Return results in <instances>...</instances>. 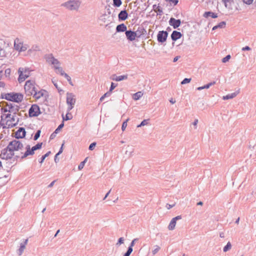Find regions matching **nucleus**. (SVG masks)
Instances as JSON below:
<instances>
[{"instance_id": "obj_63", "label": "nucleus", "mask_w": 256, "mask_h": 256, "mask_svg": "<svg viewBox=\"0 0 256 256\" xmlns=\"http://www.w3.org/2000/svg\"><path fill=\"white\" fill-rule=\"evenodd\" d=\"M56 134L57 133H55V131L53 133H52L50 136V139L52 140L54 138L56 137Z\"/></svg>"}, {"instance_id": "obj_31", "label": "nucleus", "mask_w": 256, "mask_h": 256, "mask_svg": "<svg viewBox=\"0 0 256 256\" xmlns=\"http://www.w3.org/2000/svg\"><path fill=\"white\" fill-rule=\"evenodd\" d=\"M42 145V142L38 143L36 145L32 147V150L34 152L36 150L40 149Z\"/></svg>"}, {"instance_id": "obj_52", "label": "nucleus", "mask_w": 256, "mask_h": 256, "mask_svg": "<svg viewBox=\"0 0 256 256\" xmlns=\"http://www.w3.org/2000/svg\"><path fill=\"white\" fill-rule=\"evenodd\" d=\"M96 146V142H94L92 143L90 146H89V148H88V149L90 150H92L94 147Z\"/></svg>"}, {"instance_id": "obj_49", "label": "nucleus", "mask_w": 256, "mask_h": 256, "mask_svg": "<svg viewBox=\"0 0 256 256\" xmlns=\"http://www.w3.org/2000/svg\"><path fill=\"white\" fill-rule=\"evenodd\" d=\"M216 84V82L215 81H213L212 82H210L206 84L205 85L206 88L208 89L210 88V86L215 84Z\"/></svg>"}, {"instance_id": "obj_51", "label": "nucleus", "mask_w": 256, "mask_h": 256, "mask_svg": "<svg viewBox=\"0 0 256 256\" xmlns=\"http://www.w3.org/2000/svg\"><path fill=\"white\" fill-rule=\"evenodd\" d=\"M152 7H153V9L154 10H157L159 12H162V10H160V6H158L156 4H154Z\"/></svg>"}, {"instance_id": "obj_35", "label": "nucleus", "mask_w": 256, "mask_h": 256, "mask_svg": "<svg viewBox=\"0 0 256 256\" xmlns=\"http://www.w3.org/2000/svg\"><path fill=\"white\" fill-rule=\"evenodd\" d=\"M88 158H86L78 166V169L79 170H81L83 168L84 166V164L87 160Z\"/></svg>"}, {"instance_id": "obj_50", "label": "nucleus", "mask_w": 256, "mask_h": 256, "mask_svg": "<svg viewBox=\"0 0 256 256\" xmlns=\"http://www.w3.org/2000/svg\"><path fill=\"white\" fill-rule=\"evenodd\" d=\"M64 146V144H62L61 148H60L59 152L56 154L54 156V162L56 163V158L58 156V155L60 154L62 152V146Z\"/></svg>"}, {"instance_id": "obj_2", "label": "nucleus", "mask_w": 256, "mask_h": 256, "mask_svg": "<svg viewBox=\"0 0 256 256\" xmlns=\"http://www.w3.org/2000/svg\"><path fill=\"white\" fill-rule=\"evenodd\" d=\"M19 120L18 115L4 114L1 116L0 124L4 128H12L18 124Z\"/></svg>"}, {"instance_id": "obj_54", "label": "nucleus", "mask_w": 256, "mask_h": 256, "mask_svg": "<svg viewBox=\"0 0 256 256\" xmlns=\"http://www.w3.org/2000/svg\"><path fill=\"white\" fill-rule=\"evenodd\" d=\"M4 68L2 67V66H0V80L2 79L3 76Z\"/></svg>"}, {"instance_id": "obj_60", "label": "nucleus", "mask_w": 256, "mask_h": 256, "mask_svg": "<svg viewBox=\"0 0 256 256\" xmlns=\"http://www.w3.org/2000/svg\"><path fill=\"white\" fill-rule=\"evenodd\" d=\"M136 240H138L137 238H134V240H132V242H131V243L130 244V246H131V248H132V247L134 245L135 242L136 241Z\"/></svg>"}, {"instance_id": "obj_4", "label": "nucleus", "mask_w": 256, "mask_h": 256, "mask_svg": "<svg viewBox=\"0 0 256 256\" xmlns=\"http://www.w3.org/2000/svg\"><path fill=\"white\" fill-rule=\"evenodd\" d=\"M4 99L16 102H20L23 100L24 96L20 93H7L4 97Z\"/></svg>"}, {"instance_id": "obj_6", "label": "nucleus", "mask_w": 256, "mask_h": 256, "mask_svg": "<svg viewBox=\"0 0 256 256\" xmlns=\"http://www.w3.org/2000/svg\"><path fill=\"white\" fill-rule=\"evenodd\" d=\"M30 72L29 68H20L18 70L19 76L18 80L20 83L23 82L30 76Z\"/></svg>"}, {"instance_id": "obj_1", "label": "nucleus", "mask_w": 256, "mask_h": 256, "mask_svg": "<svg viewBox=\"0 0 256 256\" xmlns=\"http://www.w3.org/2000/svg\"><path fill=\"white\" fill-rule=\"evenodd\" d=\"M24 150L23 144L19 140H14L10 142L7 147L2 150L0 158L8 160L14 156L17 159L20 158Z\"/></svg>"}, {"instance_id": "obj_47", "label": "nucleus", "mask_w": 256, "mask_h": 256, "mask_svg": "<svg viewBox=\"0 0 256 256\" xmlns=\"http://www.w3.org/2000/svg\"><path fill=\"white\" fill-rule=\"evenodd\" d=\"M124 238H120L118 239V242H116V246H120L121 244L124 243Z\"/></svg>"}, {"instance_id": "obj_13", "label": "nucleus", "mask_w": 256, "mask_h": 256, "mask_svg": "<svg viewBox=\"0 0 256 256\" xmlns=\"http://www.w3.org/2000/svg\"><path fill=\"white\" fill-rule=\"evenodd\" d=\"M181 216H178L174 218H172L171 221L170 222V224L168 226V228L170 230H174L175 228L176 220L182 219Z\"/></svg>"}, {"instance_id": "obj_22", "label": "nucleus", "mask_w": 256, "mask_h": 256, "mask_svg": "<svg viewBox=\"0 0 256 256\" xmlns=\"http://www.w3.org/2000/svg\"><path fill=\"white\" fill-rule=\"evenodd\" d=\"M128 74L117 76L116 74L112 76V80L117 82H120L124 80L128 79Z\"/></svg>"}, {"instance_id": "obj_37", "label": "nucleus", "mask_w": 256, "mask_h": 256, "mask_svg": "<svg viewBox=\"0 0 256 256\" xmlns=\"http://www.w3.org/2000/svg\"><path fill=\"white\" fill-rule=\"evenodd\" d=\"M149 120H143L141 123L138 125L137 127L138 128H140V127H141L142 126H146L148 124V121Z\"/></svg>"}, {"instance_id": "obj_39", "label": "nucleus", "mask_w": 256, "mask_h": 256, "mask_svg": "<svg viewBox=\"0 0 256 256\" xmlns=\"http://www.w3.org/2000/svg\"><path fill=\"white\" fill-rule=\"evenodd\" d=\"M30 50H32V51H39L40 50V46L37 45V44H35V45H34L32 46L31 49Z\"/></svg>"}, {"instance_id": "obj_25", "label": "nucleus", "mask_w": 256, "mask_h": 256, "mask_svg": "<svg viewBox=\"0 0 256 256\" xmlns=\"http://www.w3.org/2000/svg\"><path fill=\"white\" fill-rule=\"evenodd\" d=\"M136 32V38H140L142 34H144V32H146L144 28L142 27H138V29L136 32Z\"/></svg>"}, {"instance_id": "obj_41", "label": "nucleus", "mask_w": 256, "mask_h": 256, "mask_svg": "<svg viewBox=\"0 0 256 256\" xmlns=\"http://www.w3.org/2000/svg\"><path fill=\"white\" fill-rule=\"evenodd\" d=\"M64 76L67 80L69 82V84L71 86H73V84L72 82L70 77L67 74H64Z\"/></svg>"}, {"instance_id": "obj_57", "label": "nucleus", "mask_w": 256, "mask_h": 256, "mask_svg": "<svg viewBox=\"0 0 256 256\" xmlns=\"http://www.w3.org/2000/svg\"><path fill=\"white\" fill-rule=\"evenodd\" d=\"M242 0V2H243L244 3H245V4H251L252 2H253V0Z\"/></svg>"}, {"instance_id": "obj_46", "label": "nucleus", "mask_w": 256, "mask_h": 256, "mask_svg": "<svg viewBox=\"0 0 256 256\" xmlns=\"http://www.w3.org/2000/svg\"><path fill=\"white\" fill-rule=\"evenodd\" d=\"M231 56L230 54L227 55L224 58L222 59V62L224 63H225L229 60Z\"/></svg>"}, {"instance_id": "obj_10", "label": "nucleus", "mask_w": 256, "mask_h": 256, "mask_svg": "<svg viewBox=\"0 0 256 256\" xmlns=\"http://www.w3.org/2000/svg\"><path fill=\"white\" fill-rule=\"evenodd\" d=\"M34 154L32 148H31L29 144L26 146L24 150L23 151L22 154H21L20 158L22 159L24 158L29 156H32Z\"/></svg>"}, {"instance_id": "obj_43", "label": "nucleus", "mask_w": 256, "mask_h": 256, "mask_svg": "<svg viewBox=\"0 0 256 256\" xmlns=\"http://www.w3.org/2000/svg\"><path fill=\"white\" fill-rule=\"evenodd\" d=\"M64 123L62 122L61 124H60L58 126L55 130V133H58V132L64 127Z\"/></svg>"}, {"instance_id": "obj_21", "label": "nucleus", "mask_w": 256, "mask_h": 256, "mask_svg": "<svg viewBox=\"0 0 256 256\" xmlns=\"http://www.w3.org/2000/svg\"><path fill=\"white\" fill-rule=\"evenodd\" d=\"M116 32H121L127 31V27L124 24H118L116 27Z\"/></svg>"}, {"instance_id": "obj_45", "label": "nucleus", "mask_w": 256, "mask_h": 256, "mask_svg": "<svg viewBox=\"0 0 256 256\" xmlns=\"http://www.w3.org/2000/svg\"><path fill=\"white\" fill-rule=\"evenodd\" d=\"M10 68H6L4 70V75L6 77H9L10 74Z\"/></svg>"}, {"instance_id": "obj_8", "label": "nucleus", "mask_w": 256, "mask_h": 256, "mask_svg": "<svg viewBox=\"0 0 256 256\" xmlns=\"http://www.w3.org/2000/svg\"><path fill=\"white\" fill-rule=\"evenodd\" d=\"M14 48L20 52L26 51L28 48L26 45H24L23 42L18 38H16L14 41Z\"/></svg>"}, {"instance_id": "obj_26", "label": "nucleus", "mask_w": 256, "mask_h": 256, "mask_svg": "<svg viewBox=\"0 0 256 256\" xmlns=\"http://www.w3.org/2000/svg\"><path fill=\"white\" fill-rule=\"evenodd\" d=\"M127 148L128 150L126 151L125 154L126 155L130 157L132 155V153L134 152V148L132 146H128Z\"/></svg>"}, {"instance_id": "obj_33", "label": "nucleus", "mask_w": 256, "mask_h": 256, "mask_svg": "<svg viewBox=\"0 0 256 256\" xmlns=\"http://www.w3.org/2000/svg\"><path fill=\"white\" fill-rule=\"evenodd\" d=\"M122 2L121 0H113V5L115 7H119L121 6Z\"/></svg>"}, {"instance_id": "obj_62", "label": "nucleus", "mask_w": 256, "mask_h": 256, "mask_svg": "<svg viewBox=\"0 0 256 256\" xmlns=\"http://www.w3.org/2000/svg\"><path fill=\"white\" fill-rule=\"evenodd\" d=\"M111 94V92L108 91V92H106V93H105L103 96H104V98H105L106 97H108V96H110V95Z\"/></svg>"}, {"instance_id": "obj_30", "label": "nucleus", "mask_w": 256, "mask_h": 256, "mask_svg": "<svg viewBox=\"0 0 256 256\" xmlns=\"http://www.w3.org/2000/svg\"><path fill=\"white\" fill-rule=\"evenodd\" d=\"M232 248V244L231 243L228 242L224 248L223 250L224 252H226L230 250Z\"/></svg>"}, {"instance_id": "obj_36", "label": "nucleus", "mask_w": 256, "mask_h": 256, "mask_svg": "<svg viewBox=\"0 0 256 256\" xmlns=\"http://www.w3.org/2000/svg\"><path fill=\"white\" fill-rule=\"evenodd\" d=\"M26 248V246L20 244V248L18 250V255L21 256L23 252L24 251V250Z\"/></svg>"}, {"instance_id": "obj_19", "label": "nucleus", "mask_w": 256, "mask_h": 256, "mask_svg": "<svg viewBox=\"0 0 256 256\" xmlns=\"http://www.w3.org/2000/svg\"><path fill=\"white\" fill-rule=\"evenodd\" d=\"M44 58L46 59V62L50 64H53L54 61L56 59L52 54H46L44 56Z\"/></svg>"}, {"instance_id": "obj_17", "label": "nucleus", "mask_w": 256, "mask_h": 256, "mask_svg": "<svg viewBox=\"0 0 256 256\" xmlns=\"http://www.w3.org/2000/svg\"><path fill=\"white\" fill-rule=\"evenodd\" d=\"M128 18V14L126 10H122L118 14V18L119 20H125Z\"/></svg>"}, {"instance_id": "obj_56", "label": "nucleus", "mask_w": 256, "mask_h": 256, "mask_svg": "<svg viewBox=\"0 0 256 256\" xmlns=\"http://www.w3.org/2000/svg\"><path fill=\"white\" fill-rule=\"evenodd\" d=\"M160 248L158 246H156V248L154 250H152V254H153L154 255L155 254H156L158 252V250H160Z\"/></svg>"}, {"instance_id": "obj_32", "label": "nucleus", "mask_w": 256, "mask_h": 256, "mask_svg": "<svg viewBox=\"0 0 256 256\" xmlns=\"http://www.w3.org/2000/svg\"><path fill=\"white\" fill-rule=\"evenodd\" d=\"M51 153V152L50 151H48V152H47L45 154H44V156H42V158H40L39 162L40 163H42L44 161V160H45V158L48 157L50 154Z\"/></svg>"}, {"instance_id": "obj_44", "label": "nucleus", "mask_w": 256, "mask_h": 256, "mask_svg": "<svg viewBox=\"0 0 256 256\" xmlns=\"http://www.w3.org/2000/svg\"><path fill=\"white\" fill-rule=\"evenodd\" d=\"M226 25V22H222L217 25V27L218 28H224L225 27Z\"/></svg>"}, {"instance_id": "obj_38", "label": "nucleus", "mask_w": 256, "mask_h": 256, "mask_svg": "<svg viewBox=\"0 0 256 256\" xmlns=\"http://www.w3.org/2000/svg\"><path fill=\"white\" fill-rule=\"evenodd\" d=\"M133 250L131 246H129L126 252L124 254V256H130Z\"/></svg>"}, {"instance_id": "obj_34", "label": "nucleus", "mask_w": 256, "mask_h": 256, "mask_svg": "<svg viewBox=\"0 0 256 256\" xmlns=\"http://www.w3.org/2000/svg\"><path fill=\"white\" fill-rule=\"evenodd\" d=\"M56 70H57L56 72H59L61 76H64V72L62 68L61 67H56Z\"/></svg>"}, {"instance_id": "obj_29", "label": "nucleus", "mask_w": 256, "mask_h": 256, "mask_svg": "<svg viewBox=\"0 0 256 256\" xmlns=\"http://www.w3.org/2000/svg\"><path fill=\"white\" fill-rule=\"evenodd\" d=\"M62 116L63 120H70L72 119V114L70 112H68V113L66 114L65 117H64L63 115Z\"/></svg>"}, {"instance_id": "obj_7", "label": "nucleus", "mask_w": 256, "mask_h": 256, "mask_svg": "<svg viewBox=\"0 0 256 256\" xmlns=\"http://www.w3.org/2000/svg\"><path fill=\"white\" fill-rule=\"evenodd\" d=\"M76 102V96L71 92L66 94V104L68 105V111L70 112L74 107Z\"/></svg>"}, {"instance_id": "obj_59", "label": "nucleus", "mask_w": 256, "mask_h": 256, "mask_svg": "<svg viewBox=\"0 0 256 256\" xmlns=\"http://www.w3.org/2000/svg\"><path fill=\"white\" fill-rule=\"evenodd\" d=\"M52 65H60V62L58 59L56 58L54 61Z\"/></svg>"}, {"instance_id": "obj_64", "label": "nucleus", "mask_w": 256, "mask_h": 256, "mask_svg": "<svg viewBox=\"0 0 256 256\" xmlns=\"http://www.w3.org/2000/svg\"><path fill=\"white\" fill-rule=\"evenodd\" d=\"M174 204H166V208L168 209V210H170V209L171 208H172V207H174Z\"/></svg>"}, {"instance_id": "obj_20", "label": "nucleus", "mask_w": 256, "mask_h": 256, "mask_svg": "<svg viewBox=\"0 0 256 256\" xmlns=\"http://www.w3.org/2000/svg\"><path fill=\"white\" fill-rule=\"evenodd\" d=\"M46 92V91L44 90H38L37 88L36 90L33 94V96L36 99H39L44 95V93Z\"/></svg>"}, {"instance_id": "obj_11", "label": "nucleus", "mask_w": 256, "mask_h": 256, "mask_svg": "<svg viewBox=\"0 0 256 256\" xmlns=\"http://www.w3.org/2000/svg\"><path fill=\"white\" fill-rule=\"evenodd\" d=\"M8 106L10 108L9 113L7 114H12L14 115H18V112L20 110V106L18 105L11 102H8Z\"/></svg>"}, {"instance_id": "obj_14", "label": "nucleus", "mask_w": 256, "mask_h": 256, "mask_svg": "<svg viewBox=\"0 0 256 256\" xmlns=\"http://www.w3.org/2000/svg\"><path fill=\"white\" fill-rule=\"evenodd\" d=\"M26 132L24 128H20L15 133V137L17 139L22 138L26 136Z\"/></svg>"}, {"instance_id": "obj_3", "label": "nucleus", "mask_w": 256, "mask_h": 256, "mask_svg": "<svg viewBox=\"0 0 256 256\" xmlns=\"http://www.w3.org/2000/svg\"><path fill=\"white\" fill-rule=\"evenodd\" d=\"M79 0H70L62 4V6L70 10H78L80 6Z\"/></svg>"}, {"instance_id": "obj_28", "label": "nucleus", "mask_w": 256, "mask_h": 256, "mask_svg": "<svg viewBox=\"0 0 256 256\" xmlns=\"http://www.w3.org/2000/svg\"><path fill=\"white\" fill-rule=\"evenodd\" d=\"M4 103L6 104L3 108H2V109H1L2 112L4 113H6V112L9 113L10 108H8V102H4Z\"/></svg>"}, {"instance_id": "obj_5", "label": "nucleus", "mask_w": 256, "mask_h": 256, "mask_svg": "<svg viewBox=\"0 0 256 256\" xmlns=\"http://www.w3.org/2000/svg\"><path fill=\"white\" fill-rule=\"evenodd\" d=\"M24 88L26 94L29 96L33 95L37 89L35 86V82L32 80L26 81Z\"/></svg>"}, {"instance_id": "obj_9", "label": "nucleus", "mask_w": 256, "mask_h": 256, "mask_svg": "<svg viewBox=\"0 0 256 256\" xmlns=\"http://www.w3.org/2000/svg\"><path fill=\"white\" fill-rule=\"evenodd\" d=\"M40 114V107L37 104H32L28 110L30 117H35Z\"/></svg>"}, {"instance_id": "obj_42", "label": "nucleus", "mask_w": 256, "mask_h": 256, "mask_svg": "<svg viewBox=\"0 0 256 256\" xmlns=\"http://www.w3.org/2000/svg\"><path fill=\"white\" fill-rule=\"evenodd\" d=\"M40 132H41L40 130H38L36 131V133L34 134V140H37L39 138V137L40 136Z\"/></svg>"}, {"instance_id": "obj_27", "label": "nucleus", "mask_w": 256, "mask_h": 256, "mask_svg": "<svg viewBox=\"0 0 256 256\" xmlns=\"http://www.w3.org/2000/svg\"><path fill=\"white\" fill-rule=\"evenodd\" d=\"M143 95L142 92H138L134 94L132 98L134 100H139Z\"/></svg>"}, {"instance_id": "obj_40", "label": "nucleus", "mask_w": 256, "mask_h": 256, "mask_svg": "<svg viewBox=\"0 0 256 256\" xmlns=\"http://www.w3.org/2000/svg\"><path fill=\"white\" fill-rule=\"evenodd\" d=\"M129 119H126L124 122H123L122 126V130L124 131L126 130V128L127 126V122L128 121Z\"/></svg>"}, {"instance_id": "obj_24", "label": "nucleus", "mask_w": 256, "mask_h": 256, "mask_svg": "<svg viewBox=\"0 0 256 256\" xmlns=\"http://www.w3.org/2000/svg\"><path fill=\"white\" fill-rule=\"evenodd\" d=\"M239 93V90L237 92H233L232 94H228L225 96H224L222 99L224 100L232 99L236 97L237 94Z\"/></svg>"}, {"instance_id": "obj_58", "label": "nucleus", "mask_w": 256, "mask_h": 256, "mask_svg": "<svg viewBox=\"0 0 256 256\" xmlns=\"http://www.w3.org/2000/svg\"><path fill=\"white\" fill-rule=\"evenodd\" d=\"M233 0H222V2H224L225 7L228 8V2L230 1H232Z\"/></svg>"}, {"instance_id": "obj_55", "label": "nucleus", "mask_w": 256, "mask_h": 256, "mask_svg": "<svg viewBox=\"0 0 256 256\" xmlns=\"http://www.w3.org/2000/svg\"><path fill=\"white\" fill-rule=\"evenodd\" d=\"M116 84H115L114 82H112L109 91L111 92L116 87Z\"/></svg>"}, {"instance_id": "obj_48", "label": "nucleus", "mask_w": 256, "mask_h": 256, "mask_svg": "<svg viewBox=\"0 0 256 256\" xmlns=\"http://www.w3.org/2000/svg\"><path fill=\"white\" fill-rule=\"evenodd\" d=\"M191 80V78H185L184 80H182L181 82L182 84H184L188 83H189Z\"/></svg>"}, {"instance_id": "obj_15", "label": "nucleus", "mask_w": 256, "mask_h": 256, "mask_svg": "<svg viewBox=\"0 0 256 256\" xmlns=\"http://www.w3.org/2000/svg\"><path fill=\"white\" fill-rule=\"evenodd\" d=\"M126 38L130 41L134 40L136 38V32L132 30H127L125 32Z\"/></svg>"}, {"instance_id": "obj_23", "label": "nucleus", "mask_w": 256, "mask_h": 256, "mask_svg": "<svg viewBox=\"0 0 256 256\" xmlns=\"http://www.w3.org/2000/svg\"><path fill=\"white\" fill-rule=\"evenodd\" d=\"M203 16L205 18H208L209 16H210V17H211L212 18H216L218 16L217 14L213 12H206L204 14Z\"/></svg>"}, {"instance_id": "obj_53", "label": "nucleus", "mask_w": 256, "mask_h": 256, "mask_svg": "<svg viewBox=\"0 0 256 256\" xmlns=\"http://www.w3.org/2000/svg\"><path fill=\"white\" fill-rule=\"evenodd\" d=\"M166 0L170 2L174 6L176 5L178 2V0Z\"/></svg>"}, {"instance_id": "obj_18", "label": "nucleus", "mask_w": 256, "mask_h": 256, "mask_svg": "<svg viewBox=\"0 0 256 256\" xmlns=\"http://www.w3.org/2000/svg\"><path fill=\"white\" fill-rule=\"evenodd\" d=\"M182 36V34L178 31L174 30L171 34V38L173 41H176Z\"/></svg>"}, {"instance_id": "obj_61", "label": "nucleus", "mask_w": 256, "mask_h": 256, "mask_svg": "<svg viewBox=\"0 0 256 256\" xmlns=\"http://www.w3.org/2000/svg\"><path fill=\"white\" fill-rule=\"evenodd\" d=\"M250 50V48L248 46H246L245 47L242 48V51Z\"/></svg>"}, {"instance_id": "obj_16", "label": "nucleus", "mask_w": 256, "mask_h": 256, "mask_svg": "<svg viewBox=\"0 0 256 256\" xmlns=\"http://www.w3.org/2000/svg\"><path fill=\"white\" fill-rule=\"evenodd\" d=\"M169 24L174 28H176L180 26L181 21L180 20H176L174 18H171L169 20Z\"/></svg>"}, {"instance_id": "obj_12", "label": "nucleus", "mask_w": 256, "mask_h": 256, "mask_svg": "<svg viewBox=\"0 0 256 256\" xmlns=\"http://www.w3.org/2000/svg\"><path fill=\"white\" fill-rule=\"evenodd\" d=\"M168 36V32L166 31H160L157 35L158 41L159 42L163 43L166 41Z\"/></svg>"}]
</instances>
